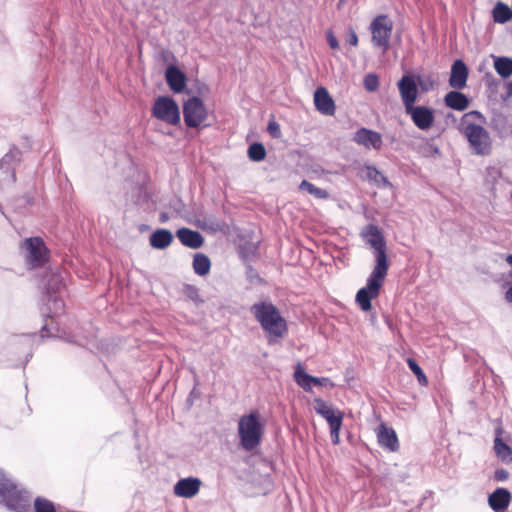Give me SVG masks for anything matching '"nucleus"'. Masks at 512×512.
Listing matches in <instances>:
<instances>
[{
  "instance_id": "obj_19",
  "label": "nucleus",
  "mask_w": 512,
  "mask_h": 512,
  "mask_svg": "<svg viewBox=\"0 0 512 512\" xmlns=\"http://www.w3.org/2000/svg\"><path fill=\"white\" fill-rule=\"evenodd\" d=\"M511 501V494L505 488L496 489L488 498L490 507L496 512H503Z\"/></svg>"
},
{
  "instance_id": "obj_25",
  "label": "nucleus",
  "mask_w": 512,
  "mask_h": 512,
  "mask_svg": "<svg viewBox=\"0 0 512 512\" xmlns=\"http://www.w3.org/2000/svg\"><path fill=\"white\" fill-rule=\"evenodd\" d=\"M494 450L496 452V455L502 462H512V449L502 441L501 437L495 438Z\"/></svg>"
},
{
  "instance_id": "obj_26",
  "label": "nucleus",
  "mask_w": 512,
  "mask_h": 512,
  "mask_svg": "<svg viewBox=\"0 0 512 512\" xmlns=\"http://www.w3.org/2000/svg\"><path fill=\"white\" fill-rule=\"evenodd\" d=\"M512 18V11L508 5L498 2L493 9V19L497 23H506Z\"/></svg>"
},
{
  "instance_id": "obj_4",
  "label": "nucleus",
  "mask_w": 512,
  "mask_h": 512,
  "mask_svg": "<svg viewBox=\"0 0 512 512\" xmlns=\"http://www.w3.org/2000/svg\"><path fill=\"white\" fill-rule=\"evenodd\" d=\"M238 434L245 450H252L259 445L263 434V425L257 412L244 415L239 419Z\"/></svg>"
},
{
  "instance_id": "obj_6",
  "label": "nucleus",
  "mask_w": 512,
  "mask_h": 512,
  "mask_svg": "<svg viewBox=\"0 0 512 512\" xmlns=\"http://www.w3.org/2000/svg\"><path fill=\"white\" fill-rule=\"evenodd\" d=\"M152 115L170 125H177L180 122L179 107L170 97H158L153 105Z\"/></svg>"
},
{
  "instance_id": "obj_31",
  "label": "nucleus",
  "mask_w": 512,
  "mask_h": 512,
  "mask_svg": "<svg viewBox=\"0 0 512 512\" xmlns=\"http://www.w3.org/2000/svg\"><path fill=\"white\" fill-rule=\"evenodd\" d=\"M35 512H56L54 504L42 497H38L34 502Z\"/></svg>"
},
{
  "instance_id": "obj_9",
  "label": "nucleus",
  "mask_w": 512,
  "mask_h": 512,
  "mask_svg": "<svg viewBox=\"0 0 512 512\" xmlns=\"http://www.w3.org/2000/svg\"><path fill=\"white\" fill-rule=\"evenodd\" d=\"M406 113L417 128L423 131L429 130L435 122V114L432 108L426 106H411L405 109Z\"/></svg>"
},
{
  "instance_id": "obj_29",
  "label": "nucleus",
  "mask_w": 512,
  "mask_h": 512,
  "mask_svg": "<svg viewBox=\"0 0 512 512\" xmlns=\"http://www.w3.org/2000/svg\"><path fill=\"white\" fill-rule=\"evenodd\" d=\"M300 189L307 191L309 194L319 199H325L328 197V193L325 190L315 187L313 184L306 180L301 182Z\"/></svg>"
},
{
  "instance_id": "obj_18",
  "label": "nucleus",
  "mask_w": 512,
  "mask_h": 512,
  "mask_svg": "<svg viewBox=\"0 0 512 512\" xmlns=\"http://www.w3.org/2000/svg\"><path fill=\"white\" fill-rule=\"evenodd\" d=\"M166 81L171 90L180 93L186 85V76L175 66H169L165 73Z\"/></svg>"
},
{
  "instance_id": "obj_36",
  "label": "nucleus",
  "mask_w": 512,
  "mask_h": 512,
  "mask_svg": "<svg viewBox=\"0 0 512 512\" xmlns=\"http://www.w3.org/2000/svg\"><path fill=\"white\" fill-rule=\"evenodd\" d=\"M326 39H327V42H328L329 46L332 49H338L339 48V42H338L337 38L335 37V35L333 34L332 31H327L326 32Z\"/></svg>"
},
{
  "instance_id": "obj_1",
  "label": "nucleus",
  "mask_w": 512,
  "mask_h": 512,
  "mask_svg": "<svg viewBox=\"0 0 512 512\" xmlns=\"http://www.w3.org/2000/svg\"><path fill=\"white\" fill-rule=\"evenodd\" d=\"M365 242L375 251L376 264L371 272L367 285L356 294V301L363 311L371 309L370 301L377 298L388 272L389 263L386 252V241L380 229L375 225H367L361 232Z\"/></svg>"
},
{
  "instance_id": "obj_32",
  "label": "nucleus",
  "mask_w": 512,
  "mask_h": 512,
  "mask_svg": "<svg viewBox=\"0 0 512 512\" xmlns=\"http://www.w3.org/2000/svg\"><path fill=\"white\" fill-rule=\"evenodd\" d=\"M407 363H408L410 369L412 370V372L416 375L419 383L421 385H427V383H428L427 377L423 373V371L420 368V366L411 358H409L407 360Z\"/></svg>"
},
{
  "instance_id": "obj_40",
  "label": "nucleus",
  "mask_w": 512,
  "mask_h": 512,
  "mask_svg": "<svg viewBox=\"0 0 512 512\" xmlns=\"http://www.w3.org/2000/svg\"><path fill=\"white\" fill-rule=\"evenodd\" d=\"M511 277H512V273H511ZM505 298L507 301L512 302V286L509 287V289L506 291Z\"/></svg>"
},
{
  "instance_id": "obj_37",
  "label": "nucleus",
  "mask_w": 512,
  "mask_h": 512,
  "mask_svg": "<svg viewBox=\"0 0 512 512\" xmlns=\"http://www.w3.org/2000/svg\"><path fill=\"white\" fill-rule=\"evenodd\" d=\"M340 430H341V426H336V427L330 428L332 442L335 445L339 444V442H340Z\"/></svg>"
},
{
  "instance_id": "obj_5",
  "label": "nucleus",
  "mask_w": 512,
  "mask_h": 512,
  "mask_svg": "<svg viewBox=\"0 0 512 512\" xmlns=\"http://www.w3.org/2000/svg\"><path fill=\"white\" fill-rule=\"evenodd\" d=\"M0 497L6 506L16 512H26L29 508V496L18 491L16 486L0 473Z\"/></svg>"
},
{
  "instance_id": "obj_14",
  "label": "nucleus",
  "mask_w": 512,
  "mask_h": 512,
  "mask_svg": "<svg viewBox=\"0 0 512 512\" xmlns=\"http://www.w3.org/2000/svg\"><path fill=\"white\" fill-rule=\"evenodd\" d=\"M353 139L366 149L378 150L382 146V136L378 132L366 128L359 129Z\"/></svg>"
},
{
  "instance_id": "obj_33",
  "label": "nucleus",
  "mask_w": 512,
  "mask_h": 512,
  "mask_svg": "<svg viewBox=\"0 0 512 512\" xmlns=\"http://www.w3.org/2000/svg\"><path fill=\"white\" fill-rule=\"evenodd\" d=\"M364 86L370 92L375 91L379 86L378 77L375 74L366 75L364 78Z\"/></svg>"
},
{
  "instance_id": "obj_3",
  "label": "nucleus",
  "mask_w": 512,
  "mask_h": 512,
  "mask_svg": "<svg viewBox=\"0 0 512 512\" xmlns=\"http://www.w3.org/2000/svg\"><path fill=\"white\" fill-rule=\"evenodd\" d=\"M251 311L266 333L270 344L277 342L287 334L286 320L272 303H256L251 307Z\"/></svg>"
},
{
  "instance_id": "obj_21",
  "label": "nucleus",
  "mask_w": 512,
  "mask_h": 512,
  "mask_svg": "<svg viewBox=\"0 0 512 512\" xmlns=\"http://www.w3.org/2000/svg\"><path fill=\"white\" fill-rule=\"evenodd\" d=\"M177 237L183 245L193 249L201 247L204 241L199 232L190 230L188 228L179 229L177 231Z\"/></svg>"
},
{
  "instance_id": "obj_15",
  "label": "nucleus",
  "mask_w": 512,
  "mask_h": 512,
  "mask_svg": "<svg viewBox=\"0 0 512 512\" xmlns=\"http://www.w3.org/2000/svg\"><path fill=\"white\" fill-rule=\"evenodd\" d=\"M201 481L197 478H185L179 480L174 486L175 495L183 498L195 496L200 489Z\"/></svg>"
},
{
  "instance_id": "obj_43",
  "label": "nucleus",
  "mask_w": 512,
  "mask_h": 512,
  "mask_svg": "<svg viewBox=\"0 0 512 512\" xmlns=\"http://www.w3.org/2000/svg\"><path fill=\"white\" fill-rule=\"evenodd\" d=\"M506 262H507L510 266H512V255H508V256L506 257Z\"/></svg>"
},
{
  "instance_id": "obj_39",
  "label": "nucleus",
  "mask_w": 512,
  "mask_h": 512,
  "mask_svg": "<svg viewBox=\"0 0 512 512\" xmlns=\"http://www.w3.org/2000/svg\"><path fill=\"white\" fill-rule=\"evenodd\" d=\"M348 42L353 46H357L358 44V37L352 28L349 30Z\"/></svg>"
},
{
  "instance_id": "obj_24",
  "label": "nucleus",
  "mask_w": 512,
  "mask_h": 512,
  "mask_svg": "<svg viewBox=\"0 0 512 512\" xmlns=\"http://www.w3.org/2000/svg\"><path fill=\"white\" fill-rule=\"evenodd\" d=\"M494 69L501 77H510L512 75V58L494 57Z\"/></svg>"
},
{
  "instance_id": "obj_17",
  "label": "nucleus",
  "mask_w": 512,
  "mask_h": 512,
  "mask_svg": "<svg viewBox=\"0 0 512 512\" xmlns=\"http://www.w3.org/2000/svg\"><path fill=\"white\" fill-rule=\"evenodd\" d=\"M468 77V69L465 63L461 60L454 62L451 68L449 84L455 89H462L466 86Z\"/></svg>"
},
{
  "instance_id": "obj_11",
  "label": "nucleus",
  "mask_w": 512,
  "mask_h": 512,
  "mask_svg": "<svg viewBox=\"0 0 512 512\" xmlns=\"http://www.w3.org/2000/svg\"><path fill=\"white\" fill-rule=\"evenodd\" d=\"M28 254L27 260L33 266H39L46 260L47 250L40 238H30L24 242Z\"/></svg>"
},
{
  "instance_id": "obj_22",
  "label": "nucleus",
  "mask_w": 512,
  "mask_h": 512,
  "mask_svg": "<svg viewBox=\"0 0 512 512\" xmlns=\"http://www.w3.org/2000/svg\"><path fill=\"white\" fill-rule=\"evenodd\" d=\"M445 104L454 110L463 111L468 108L470 101L466 95L458 91H450L445 95Z\"/></svg>"
},
{
  "instance_id": "obj_2",
  "label": "nucleus",
  "mask_w": 512,
  "mask_h": 512,
  "mask_svg": "<svg viewBox=\"0 0 512 512\" xmlns=\"http://www.w3.org/2000/svg\"><path fill=\"white\" fill-rule=\"evenodd\" d=\"M485 118L478 111L465 113L460 122V131L478 155H488L492 149L489 133L484 128Z\"/></svg>"
},
{
  "instance_id": "obj_12",
  "label": "nucleus",
  "mask_w": 512,
  "mask_h": 512,
  "mask_svg": "<svg viewBox=\"0 0 512 512\" xmlns=\"http://www.w3.org/2000/svg\"><path fill=\"white\" fill-rule=\"evenodd\" d=\"M398 89L405 109L414 105L418 96V89L415 80L408 75L403 76L398 82Z\"/></svg>"
},
{
  "instance_id": "obj_7",
  "label": "nucleus",
  "mask_w": 512,
  "mask_h": 512,
  "mask_svg": "<svg viewBox=\"0 0 512 512\" xmlns=\"http://www.w3.org/2000/svg\"><path fill=\"white\" fill-rule=\"evenodd\" d=\"M393 30L392 21L385 15L376 17L371 23L372 42L374 45L387 50Z\"/></svg>"
},
{
  "instance_id": "obj_41",
  "label": "nucleus",
  "mask_w": 512,
  "mask_h": 512,
  "mask_svg": "<svg viewBox=\"0 0 512 512\" xmlns=\"http://www.w3.org/2000/svg\"><path fill=\"white\" fill-rule=\"evenodd\" d=\"M418 84H419V85L422 87V89H424V90H428V89L432 86V84H431V83H430V84L424 83V82H422L420 79H419V81H418Z\"/></svg>"
},
{
  "instance_id": "obj_30",
  "label": "nucleus",
  "mask_w": 512,
  "mask_h": 512,
  "mask_svg": "<svg viewBox=\"0 0 512 512\" xmlns=\"http://www.w3.org/2000/svg\"><path fill=\"white\" fill-rule=\"evenodd\" d=\"M248 156L253 161H261L266 156V150L261 143H254L248 149Z\"/></svg>"
},
{
  "instance_id": "obj_42",
  "label": "nucleus",
  "mask_w": 512,
  "mask_h": 512,
  "mask_svg": "<svg viewBox=\"0 0 512 512\" xmlns=\"http://www.w3.org/2000/svg\"><path fill=\"white\" fill-rule=\"evenodd\" d=\"M168 219H169V217H168L167 213H162L160 215L161 222H166Z\"/></svg>"
},
{
  "instance_id": "obj_27",
  "label": "nucleus",
  "mask_w": 512,
  "mask_h": 512,
  "mask_svg": "<svg viewBox=\"0 0 512 512\" xmlns=\"http://www.w3.org/2000/svg\"><path fill=\"white\" fill-rule=\"evenodd\" d=\"M193 268L198 275H206L210 270L209 258L204 254H196L193 261Z\"/></svg>"
},
{
  "instance_id": "obj_20",
  "label": "nucleus",
  "mask_w": 512,
  "mask_h": 512,
  "mask_svg": "<svg viewBox=\"0 0 512 512\" xmlns=\"http://www.w3.org/2000/svg\"><path fill=\"white\" fill-rule=\"evenodd\" d=\"M377 437L380 445L391 451H396L398 449V439L393 429L381 424L377 430Z\"/></svg>"
},
{
  "instance_id": "obj_44",
  "label": "nucleus",
  "mask_w": 512,
  "mask_h": 512,
  "mask_svg": "<svg viewBox=\"0 0 512 512\" xmlns=\"http://www.w3.org/2000/svg\"><path fill=\"white\" fill-rule=\"evenodd\" d=\"M502 434V429L501 428H498L497 429V436L496 437H500Z\"/></svg>"
},
{
  "instance_id": "obj_23",
  "label": "nucleus",
  "mask_w": 512,
  "mask_h": 512,
  "mask_svg": "<svg viewBox=\"0 0 512 512\" xmlns=\"http://www.w3.org/2000/svg\"><path fill=\"white\" fill-rule=\"evenodd\" d=\"M173 235L169 230L159 229L150 236V244L157 249H164L170 245Z\"/></svg>"
},
{
  "instance_id": "obj_34",
  "label": "nucleus",
  "mask_w": 512,
  "mask_h": 512,
  "mask_svg": "<svg viewBox=\"0 0 512 512\" xmlns=\"http://www.w3.org/2000/svg\"><path fill=\"white\" fill-rule=\"evenodd\" d=\"M186 296L195 302L196 304H200L203 302V300L200 298L198 289L192 286H188L185 289Z\"/></svg>"
},
{
  "instance_id": "obj_13",
  "label": "nucleus",
  "mask_w": 512,
  "mask_h": 512,
  "mask_svg": "<svg viewBox=\"0 0 512 512\" xmlns=\"http://www.w3.org/2000/svg\"><path fill=\"white\" fill-rule=\"evenodd\" d=\"M294 379L296 383L302 387L305 391H311L313 385L315 386H327L330 385L331 387L334 386V384L330 381L329 378H317L313 377L309 374H307L302 366L300 364L297 365L295 373H294Z\"/></svg>"
},
{
  "instance_id": "obj_8",
  "label": "nucleus",
  "mask_w": 512,
  "mask_h": 512,
  "mask_svg": "<svg viewBox=\"0 0 512 512\" xmlns=\"http://www.w3.org/2000/svg\"><path fill=\"white\" fill-rule=\"evenodd\" d=\"M184 120L189 127H198L207 118V112L203 102L193 97L183 106Z\"/></svg>"
},
{
  "instance_id": "obj_38",
  "label": "nucleus",
  "mask_w": 512,
  "mask_h": 512,
  "mask_svg": "<svg viewBox=\"0 0 512 512\" xmlns=\"http://www.w3.org/2000/svg\"><path fill=\"white\" fill-rule=\"evenodd\" d=\"M508 478V472L504 469H499L495 472V479L499 481L506 480Z\"/></svg>"
},
{
  "instance_id": "obj_35",
  "label": "nucleus",
  "mask_w": 512,
  "mask_h": 512,
  "mask_svg": "<svg viewBox=\"0 0 512 512\" xmlns=\"http://www.w3.org/2000/svg\"><path fill=\"white\" fill-rule=\"evenodd\" d=\"M267 129L274 138H279L281 136L280 126L275 121H270Z\"/></svg>"
},
{
  "instance_id": "obj_28",
  "label": "nucleus",
  "mask_w": 512,
  "mask_h": 512,
  "mask_svg": "<svg viewBox=\"0 0 512 512\" xmlns=\"http://www.w3.org/2000/svg\"><path fill=\"white\" fill-rule=\"evenodd\" d=\"M365 176L367 179L373 181L378 186H388L389 181L383 176L376 168L366 167Z\"/></svg>"
},
{
  "instance_id": "obj_10",
  "label": "nucleus",
  "mask_w": 512,
  "mask_h": 512,
  "mask_svg": "<svg viewBox=\"0 0 512 512\" xmlns=\"http://www.w3.org/2000/svg\"><path fill=\"white\" fill-rule=\"evenodd\" d=\"M313 408L317 414L321 415L328 422L330 428L342 426L343 413L333 408L321 398L314 399Z\"/></svg>"
},
{
  "instance_id": "obj_16",
  "label": "nucleus",
  "mask_w": 512,
  "mask_h": 512,
  "mask_svg": "<svg viewBox=\"0 0 512 512\" xmlns=\"http://www.w3.org/2000/svg\"><path fill=\"white\" fill-rule=\"evenodd\" d=\"M314 103L319 112L325 115H333L335 113V103L328 91L321 87L314 93Z\"/></svg>"
},
{
  "instance_id": "obj_45",
  "label": "nucleus",
  "mask_w": 512,
  "mask_h": 512,
  "mask_svg": "<svg viewBox=\"0 0 512 512\" xmlns=\"http://www.w3.org/2000/svg\"><path fill=\"white\" fill-rule=\"evenodd\" d=\"M509 86H510V90L512 91V82L510 83V85H509Z\"/></svg>"
}]
</instances>
